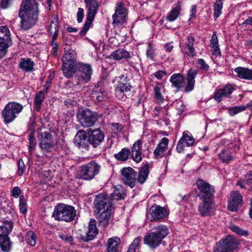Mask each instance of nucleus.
I'll list each match as a JSON object with an SVG mask.
<instances>
[{
  "label": "nucleus",
  "mask_w": 252,
  "mask_h": 252,
  "mask_svg": "<svg viewBox=\"0 0 252 252\" xmlns=\"http://www.w3.org/2000/svg\"><path fill=\"white\" fill-rule=\"evenodd\" d=\"M195 39L192 34L189 35L187 38L182 51L187 56L192 57L195 55V49L193 47Z\"/></svg>",
  "instance_id": "obj_23"
},
{
  "label": "nucleus",
  "mask_w": 252,
  "mask_h": 252,
  "mask_svg": "<svg viewBox=\"0 0 252 252\" xmlns=\"http://www.w3.org/2000/svg\"><path fill=\"white\" fill-rule=\"evenodd\" d=\"M247 109L246 106L239 105L231 107L228 108V113L231 116H234L236 114L245 111Z\"/></svg>",
  "instance_id": "obj_41"
},
{
  "label": "nucleus",
  "mask_w": 252,
  "mask_h": 252,
  "mask_svg": "<svg viewBox=\"0 0 252 252\" xmlns=\"http://www.w3.org/2000/svg\"><path fill=\"white\" fill-rule=\"evenodd\" d=\"M231 230L241 236H247L248 235V233L246 231L242 230L236 225L232 226L231 227Z\"/></svg>",
  "instance_id": "obj_52"
},
{
  "label": "nucleus",
  "mask_w": 252,
  "mask_h": 252,
  "mask_svg": "<svg viewBox=\"0 0 252 252\" xmlns=\"http://www.w3.org/2000/svg\"><path fill=\"white\" fill-rule=\"evenodd\" d=\"M239 241L231 235H227L218 242L213 252H234L238 248Z\"/></svg>",
  "instance_id": "obj_7"
},
{
  "label": "nucleus",
  "mask_w": 252,
  "mask_h": 252,
  "mask_svg": "<svg viewBox=\"0 0 252 252\" xmlns=\"http://www.w3.org/2000/svg\"><path fill=\"white\" fill-rule=\"evenodd\" d=\"M130 57V53L124 48H119L113 52L110 55V58L116 61L126 60Z\"/></svg>",
  "instance_id": "obj_25"
},
{
  "label": "nucleus",
  "mask_w": 252,
  "mask_h": 252,
  "mask_svg": "<svg viewBox=\"0 0 252 252\" xmlns=\"http://www.w3.org/2000/svg\"><path fill=\"white\" fill-rule=\"evenodd\" d=\"M161 85L158 84L154 88L155 98L159 103L162 102L163 101V98L161 94Z\"/></svg>",
  "instance_id": "obj_46"
},
{
  "label": "nucleus",
  "mask_w": 252,
  "mask_h": 252,
  "mask_svg": "<svg viewBox=\"0 0 252 252\" xmlns=\"http://www.w3.org/2000/svg\"><path fill=\"white\" fill-rule=\"evenodd\" d=\"M142 145V141L140 139L136 141L133 144L131 148V152H141V147Z\"/></svg>",
  "instance_id": "obj_51"
},
{
  "label": "nucleus",
  "mask_w": 252,
  "mask_h": 252,
  "mask_svg": "<svg viewBox=\"0 0 252 252\" xmlns=\"http://www.w3.org/2000/svg\"><path fill=\"white\" fill-rule=\"evenodd\" d=\"M117 86L126 94L129 92L132 88V86L129 84L122 83L119 84Z\"/></svg>",
  "instance_id": "obj_50"
},
{
  "label": "nucleus",
  "mask_w": 252,
  "mask_h": 252,
  "mask_svg": "<svg viewBox=\"0 0 252 252\" xmlns=\"http://www.w3.org/2000/svg\"><path fill=\"white\" fill-rule=\"evenodd\" d=\"M168 142V139L165 137L161 140L154 152V154L157 158H160L162 157L163 153L167 149Z\"/></svg>",
  "instance_id": "obj_27"
},
{
  "label": "nucleus",
  "mask_w": 252,
  "mask_h": 252,
  "mask_svg": "<svg viewBox=\"0 0 252 252\" xmlns=\"http://www.w3.org/2000/svg\"><path fill=\"white\" fill-rule=\"evenodd\" d=\"M166 74V73L165 71L162 70H158L154 73V76L158 79L160 80L164 75Z\"/></svg>",
  "instance_id": "obj_62"
},
{
  "label": "nucleus",
  "mask_w": 252,
  "mask_h": 252,
  "mask_svg": "<svg viewBox=\"0 0 252 252\" xmlns=\"http://www.w3.org/2000/svg\"><path fill=\"white\" fill-rule=\"evenodd\" d=\"M21 27L28 30L34 26L38 20V7L36 0H23L19 13Z\"/></svg>",
  "instance_id": "obj_2"
},
{
  "label": "nucleus",
  "mask_w": 252,
  "mask_h": 252,
  "mask_svg": "<svg viewBox=\"0 0 252 252\" xmlns=\"http://www.w3.org/2000/svg\"><path fill=\"white\" fill-rule=\"evenodd\" d=\"M37 138L39 141V147L42 152H51L54 148V142L51 134L48 132H41L38 133Z\"/></svg>",
  "instance_id": "obj_14"
},
{
  "label": "nucleus",
  "mask_w": 252,
  "mask_h": 252,
  "mask_svg": "<svg viewBox=\"0 0 252 252\" xmlns=\"http://www.w3.org/2000/svg\"><path fill=\"white\" fill-rule=\"evenodd\" d=\"M23 107L19 103L10 102L4 107L2 112V117L5 124L12 122L22 111Z\"/></svg>",
  "instance_id": "obj_8"
},
{
  "label": "nucleus",
  "mask_w": 252,
  "mask_h": 252,
  "mask_svg": "<svg viewBox=\"0 0 252 252\" xmlns=\"http://www.w3.org/2000/svg\"><path fill=\"white\" fill-rule=\"evenodd\" d=\"M45 99L44 94L43 91H40L35 95L34 99V103L35 106V109L39 111L40 109L41 105Z\"/></svg>",
  "instance_id": "obj_34"
},
{
  "label": "nucleus",
  "mask_w": 252,
  "mask_h": 252,
  "mask_svg": "<svg viewBox=\"0 0 252 252\" xmlns=\"http://www.w3.org/2000/svg\"><path fill=\"white\" fill-rule=\"evenodd\" d=\"M0 43L7 45H12L10 32L6 26H3L0 27Z\"/></svg>",
  "instance_id": "obj_26"
},
{
  "label": "nucleus",
  "mask_w": 252,
  "mask_h": 252,
  "mask_svg": "<svg viewBox=\"0 0 252 252\" xmlns=\"http://www.w3.org/2000/svg\"><path fill=\"white\" fill-rule=\"evenodd\" d=\"M76 214V211L73 207L59 204L55 207L53 216L56 220L70 222L74 219Z\"/></svg>",
  "instance_id": "obj_6"
},
{
  "label": "nucleus",
  "mask_w": 252,
  "mask_h": 252,
  "mask_svg": "<svg viewBox=\"0 0 252 252\" xmlns=\"http://www.w3.org/2000/svg\"><path fill=\"white\" fill-rule=\"evenodd\" d=\"M115 95L119 99H123L126 97V94L122 92V91L121 90V89H119V88L117 86L115 89Z\"/></svg>",
  "instance_id": "obj_56"
},
{
  "label": "nucleus",
  "mask_w": 252,
  "mask_h": 252,
  "mask_svg": "<svg viewBox=\"0 0 252 252\" xmlns=\"http://www.w3.org/2000/svg\"><path fill=\"white\" fill-rule=\"evenodd\" d=\"M198 64L200 65V68L202 70H207L209 68V66L205 63V61L202 59H200L198 61Z\"/></svg>",
  "instance_id": "obj_59"
},
{
  "label": "nucleus",
  "mask_w": 252,
  "mask_h": 252,
  "mask_svg": "<svg viewBox=\"0 0 252 252\" xmlns=\"http://www.w3.org/2000/svg\"><path fill=\"white\" fill-rule=\"evenodd\" d=\"M21 191V190L19 187H15L11 191V195L13 197L17 198L19 196Z\"/></svg>",
  "instance_id": "obj_57"
},
{
  "label": "nucleus",
  "mask_w": 252,
  "mask_h": 252,
  "mask_svg": "<svg viewBox=\"0 0 252 252\" xmlns=\"http://www.w3.org/2000/svg\"><path fill=\"white\" fill-rule=\"evenodd\" d=\"M50 171L49 170H45L39 174V178H40L41 182L42 184H46L51 179V176L50 175Z\"/></svg>",
  "instance_id": "obj_45"
},
{
  "label": "nucleus",
  "mask_w": 252,
  "mask_h": 252,
  "mask_svg": "<svg viewBox=\"0 0 252 252\" xmlns=\"http://www.w3.org/2000/svg\"><path fill=\"white\" fill-rule=\"evenodd\" d=\"M181 7L179 5H177L174 8H172L166 17V19L169 22H173L176 20L180 13Z\"/></svg>",
  "instance_id": "obj_36"
},
{
  "label": "nucleus",
  "mask_w": 252,
  "mask_h": 252,
  "mask_svg": "<svg viewBox=\"0 0 252 252\" xmlns=\"http://www.w3.org/2000/svg\"><path fill=\"white\" fill-rule=\"evenodd\" d=\"M211 47H216L218 45V39L216 32H214L211 39Z\"/></svg>",
  "instance_id": "obj_60"
},
{
  "label": "nucleus",
  "mask_w": 252,
  "mask_h": 252,
  "mask_svg": "<svg viewBox=\"0 0 252 252\" xmlns=\"http://www.w3.org/2000/svg\"><path fill=\"white\" fill-rule=\"evenodd\" d=\"M34 62L29 58H21L19 63L20 68L26 72L32 71L34 70Z\"/></svg>",
  "instance_id": "obj_31"
},
{
  "label": "nucleus",
  "mask_w": 252,
  "mask_h": 252,
  "mask_svg": "<svg viewBox=\"0 0 252 252\" xmlns=\"http://www.w3.org/2000/svg\"><path fill=\"white\" fill-rule=\"evenodd\" d=\"M235 89L233 86L228 84L222 88L216 90L213 97L216 101L220 102L221 101L222 98L229 97Z\"/></svg>",
  "instance_id": "obj_16"
},
{
  "label": "nucleus",
  "mask_w": 252,
  "mask_h": 252,
  "mask_svg": "<svg viewBox=\"0 0 252 252\" xmlns=\"http://www.w3.org/2000/svg\"><path fill=\"white\" fill-rule=\"evenodd\" d=\"M201 200L202 202L198 205V212L202 217L210 216L214 209L212 199Z\"/></svg>",
  "instance_id": "obj_20"
},
{
  "label": "nucleus",
  "mask_w": 252,
  "mask_h": 252,
  "mask_svg": "<svg viewBox=\"0 0 252 252\" xmlns=\"http://www.w3.org/2000/svg\"><path fill=\"white\" fill-rule=\"evenodd\" d=\"M84 18V9L82 8H79L77 13V20L78 23L82 22Z\"/></svg>",
  "instance_id": "obj_58"
},
{
  "label": "nucleus",
  "mask_w": 252,
  "mask_h": 252,
  "mask_svg": "<svg viewBox=\"0 0 252 252\" xmlns=\"http://www.w3.org/2000/svg\"><path fill=\"white\" fill-rule=\"evenodd\" d=\"M141 240L140 237L135 238L130 245L127 252H137L140 247Z\"/></svg>",
  "instance_id": "obj_42"
},
{
  "label": "nucleus",
  "mask_w": 252,
  "mask_h": 252,
  "mask_svg": "<svg viewBox=\"0 0 252 252\" xmlns=\"http://www.w3.org/2000/svg\"><path fill=\"white\" fill-rule=\"evenodd\" d=\"M29 152L30 154H32V152L34 150V148L36 145V141L35 137L33 136L32 134L31 133L29 137Z\"/></svg>",
  "instance_id": "obj_48"
},
{
  "label": "nucleus",
  "mask_w": 252,
  "mask_h": 252,
  "mask_svg": "<svg viewBox=\"0 0 252 252\" xmlns=\"http://www.w3.org/2000/svg\"><path fill=\"white\" fill-rule=\"evenodd\" d=\"M76 54L74 50L69 49L65 50L62 58L63 63L62 70L65 77L69 78L74 74V67L76 62Z\"/></svg>",
  "instance_id": "obj_5"
},
{
  "label": "nucleus",
  "mask_w": 252,
  "mask_h": 252,
  "mask_svg": "<svg viewBox=\"0 0 252 252\" xmlns=\"http://www.w3.org/2000/svg\"><path fill=\"white\" fill-rule=\"evenodd\" d=\"M197 74V71L195 69H190L187 74V84L185 88V92L188 93L193 90L195 84L194 78Z\"/></svg>",
  "instance_id": "obj_24"
},
{
  "label": "nucleus",
  "mask_w": 252,
  "mask_h": 252,
  "mask_svg": "<svg viewBox=\"0 0 252 252\" xmlns=\"http://www.w3.org/2000/svg\"><path fill=\"white\" fill-rule=\"evenodd\" d=\"M120 179L123 184L133 188L137 182V173L131 167H124L120 171Z\"/></svg>",
  "instance_id": "obj_9"
},
{
  "label": "nucleus",
  "mask_w": 252,
  "mask_h": 252,
  "mask_svg": "<svg viewBox=\"0 0 252 252\" xmlns=\"http://www.w3.org/2000/svg\"><path fill=\"white\" fill-rule=\"evenodd\" d=\"M149 213L153 220H158L162 219L166 216V209L158 205H153L149 210Z\"/></svg>",
  "instance_id": "obj_21"
},
{
  "label": "nucleus",
  "mask_w": 252,
  "mask_h": 252,
  "mask_svg": "<svg viewBox=\"0 0 252 252\" xmlns=\"http://www.w3.org/2000/svg\"><path fill=\"white\" fill-rule=\"evenodd\" d=\"M77 118L83 127H90L94 124V113L89 109H79Z\"/></svg>",
  "instance_id": "obj_11"
},
{
  "label": "nucleus",
  "mask_w": 252,
  "mask_h": 252,
  "mask_svg": "<svg viewBox=\"0 0 252 252\" xmlns=\"http://www.w3.org/2000/svg\"><path fill=\"white\" fill-rule=\"evenodd\" d=\"M81 177L85 180H91L94 176V162L92 161L81 167Z\"/></svg>",
  "instance_id": "obj_22"
},
{
  "label": "nucleus",
  "mask_w": 252,
  "mask_h": 252,
  "mask_svg": "<svg viewBox=\"0 0 252 252\" xmlns=\"http://www.w3.org/2000/svg\"><path fill=\"white\" fill-rule=\"evenodd\" d=\"M18 165V171L17 172V174L19 176H21L25 169V164L24 162L22 160H20L17 162Z\"/></svg>",
  "instance_id": "obj_53"
},
{
  "label": "nucleus",
  "mask_w": 252,
  "mask_h": 252,
  "mask_svg": "<svg viewBox=\"0 0 252 252\" xmlns=\"http://www.w3.org/2000/svg\"><path fill=\"white\" fill-rule=\"evenodd\" d=\"M0 247L4 252H9L11 249V243L8 237L0 239Z\"/></svg>",
  "instance_id": "obj_40"
},
{
  "label": "nucleus",
  "mask_w": 252,
  "mask_h": 252,
  "mask_svg": "<svg viewBox=\"0 0 252 252\" xmlns=\"http://www.w3.org/2000/svg\"><path fill=\"white\" fill-rule=\"evenodd\" d=\"M130 154V151L128 148H123L118 154L114 155L115 158L120 161H126L128 159Z\"/></svg>",
  "instance_id": "obj_35"
},
{
  "label": "nucleus",
  "mask_w": 252,
  "mask_h": 252,
  "mask_svg": "<svg viewBox=\"0 0 252 252\" xmlns=\"http://www.w3.org/2000/svg\"><path fill=\"white\" fill-rule=\"evenodd\" d=\"M220 159L223 162L228 163L232 159V157L228 150H222L219 155Z\"/></svg>",
  "instance_id": "obj_44"
},
{
  "label": "nucleus",
  "mask_w": 252,
  "mask_h": 252,
  "mask_svg": "<svg viewBox=\"0 0 252 252\" xmlns=\"http://www.w3.org/2000/svg\"><path fill=\"white\" fill-rule=\"evenodd\" d=\"M86 239L88 241L92 240L94 237V220L91 219L88 226V230L86 234Z\"/></svg>",
  "instance_id": "obj_37"
},
{
  "label": "nucleus",
  "mask_w": 252,
  "mask_h": 252,
  "mask_svg": "<svg viewBox=\"0 0 252 252\" xmlns=\"http://www.w3.org/2000/svg\"><path fill=\"white\" fill-rule=\"evenodd\" d=\"M237 76L241 78L246 80H252V70L245 67H237L234 69Z\"/></svg>",
  "instance_id": "obj_28"
},
{
  "label": "nucleus",
  "mask_w": 252,
  "mask_h": 252,
  "mask_svg": "<svg viewBox=\"0 0 252 252\" xmlns=\"http://www.w3.org/2000/svg\"><path fill=\"white\" fill-rule=\"evenodd\" d=\"M59 21L57 16L54 15L52 17V21L49 27L48 31L52 36V43L53 48L57 47V43L55 42L59 35Z\"/></svg>",
  "instance_id": "obj_17"
},
{
  "label": "nucleus",
  "mask_w": 252,
  "mask_h": 252,
  "mask_svg": "<svg viewBox=\"0 0 252 252\" xmlns=\"http://www.w3.org/2000/svg\"><path fill=\"white\" fill-rule=\"evenodd\" d=\"M20 212L23 214H26L27 212V203L24 195H21L19 198V204Z\"/></svg>",
  "instance_id": "obj_43"
},
{
  "label": "nucleus",
  "mask_w": 252,
  "mask_h": 252,
  "mask_svg": "<svg viewBox=\"0 0 252 252\" xmlns=\"http://www.w3.org/2000/svg\"><path fill=\"white\" fill-rule=\"evenodd\" d=\"M12 229L11 222H6L3 225L0 226V239L8 237V235Z\"/></svg>",
  "instance_id": "obj_32"
},
{
  "label": "nucleus",
  "mask_w": 252,
  "mask_h": 252,
  "mask_svg": "<svg viewBox=\"0 0 252 252\" xmlns=\"http://www.w3.org/2000/svg\"><path fill=\"white\" fill-rule=\"evenodd\" d=\"M224 0H217L214 5V16L217 19L221 14L223 2Z\"/></svg>",
  "instance_id": "obj_38"
},
{
  "label": "nucleus",
  "mask_w": 252,
  "mask_h": 252,
  "mask_svg": "<svg viewBox=\"0 0 252 252\" xmlns=\"http://www.w3.org/2000/svg\"><path fill=\"white\" fill-rule=\"evenodd\" d=\"M184 78L181 73L173 74L170 78V81L172 86L175 87L177 91L183 87V82Z\"/></svg>",
  "instance_id": "obj_29"
},
{
  "label": "nucleus",
  "mask_w": 252,
  "mask_h": 252,
  "mask_svg": "<svg viewBox=\"0 0 252 252\" xmlns=\"http://www.w3.org/2000/svg\"><path fill=\"white\" fill-rule=\"evenodd\" d=\"M121 244L120 239L118 237L109 238L107 242V252H118V247Z\"/></svg>",
  "instance_id": "obj_30"
},
{
  "label": "nucleus",
  "mask_w": 252,
  "mask_h": 252,
  "mask_svg": "<svg viewBox=\"0 0 252 252\" xmlns=\"http://www.w3.org/2000/svg\"><path fill=\"white\" fill-rule=\"evenodd\" d=\"M59 237L63 241L65 242L68 243L70 244L73 243V236L68 233H63L59 235Z\"/></svg>",
  "instance_id": "obj_49"
},
{
  "label": "nucleus",
  "mask_w": 252,
  "mask_h": 252,
  "mask_svg": "<svg viewBox=\"0 0 252 252\" xmlns=\"http://www.w3.org/2000/svg\"><path fill=\"white\" fill-rule=\"evenodd\" d=\"M132 159L137 163L140 162L142 160V153L139 152H132Z\"/></svg>",
  "instance_id": "obj_54"
},
{
  "label": "nucleus",
  "mask_w": 252,
  "mask_h": 252,
  "mask_svg": "<svg viewBox=\"0 0 252 252\" xmlns=\"http://www.w3.org/2000/svg\"><path fill=\"white\" fill-rule=\"evenodd\" d=\"M105 135L99 128H95V147L99 145L104 139Z\"/></svg>",
  "instance_id": "obj_47"
},
{
  "label": "nucleus",
  "mask_w": 252,
  "mask_h": 252,
  "mask_svg": "<svg viewBox=\"0 0 252 252\" xmlns=\"http://www.w3.org/2000/svg\"><path fill=\"white\" fill-rule=\"evenodd\" d=\"M196 185L199 190L198 195L200 199H212L215 192L213 186L201 179L196 181Z\"/></svg>",
  "instance_id": "obj_10"
},
{
  "label": "nucleus",
  "mask_w": 252,
  "mask_h": 252,
  "mask_svg": "<svg viewBox=\"0 0 252 252\" xmlns=\"http://www.w3.org/2000/svg\"><path fill=\"white\" fill-rule=\"evenodd\" d=\"M147 56L151 60L154 59V52L152 48L149 46L148 49L147 50Z\"/></svg>",
  "instance_id": "obj_63"
},
{
  "label": "nucleus",
  "mask_w": 252,
  "mask_h": 252,
  "mask_svg": "<svg viewBox=\"0 0 252 252\" xmlns=\"http://www.w3.org/2000/svg\"><path fill=\"white\" fill-rule=\"evenodd\" d=\"M27 243L31 246H35L37 240L35 234L32 231H29L25 236Z\"/></svg>",
  "instance_id": "obj_39"
},
{
  "label": "nucleus",
  "mask_w": 252,
  "mask_h": 252,
  "mask_svg": "<svg viewBox=\"0 0 252 252\" xmlns=\"http://www.w3.org/2000/svg\"><path fill=\"white\" fill-rule=\"evenodd\" d=\"M124 196L123 190L116 187L110 196L103 193L95 195V208L97 210L96 218L98 226L104 228L108 225L114 209L113 201L121 200Z\"/></svg>",
  "instance_id": "obj_1"
},
{
  "label": "nucleus",
  "mask_w": 252,
  "mask_h": 252,
  "mask_svg": "<svg viewBox=\"0 0 252 252\" xmlns=\"http://www.w3.org/2000/svg\"><path fill=\"white\" fill-rule=\"evenodd\" d=\"M127 13V9L125 4L122 1L117 2L115 13L112 16L113 24L116 26L122 25L125 22Z\"/></svg>",
  "instance_id": "obj_12"
},
{
  "label": "nucleus",
  "mask_w": 252,
  "mask_h": 252,
  "mask_svg": "<svg viewBox=\"0 0 252 252\" xmlns=\"http://www.w3.org/2000/svg\"><path fill=\"white\" fill-rule=\"evenodd\" d=\"M10 46L0 43V58L4 57L7 52V48Z\"/></svg>",
  "instance_id": "obj_55"
},
{
  "label": "nucleus",
  "mask_w": 252,
  "mask_h": 252,
  "mask_svg": "<svg viewBox=\"0 0 252 252\" xmlns=\"http://www.w3.org/2000/svg\"><path fill=\"white\" fill-rule=\"evenodd\" d=\"M168 234V229L164 225H159L154 229V231L148 233L144 237V243L151 249L158 247Z\"/></svg>",
  "instance_id": "obj_3"
},
{
  "label": "nucleus",
  "mask_w": 252,
  "mask_h": 252,
  "mask_svg": "<svg viewBox=\"0 0 252 252\" xmlns=\"http://www.w3.org/2000/svg\"><path fill=\"white\" fill-rule=\"evenodd\" d=\"M94 130L88 129L86 131L80 130L74 138L75 145L82 150H87L89 144L94 147Z\"/></svg>",
  "instance_id": "obj_4"
},
{
  "label": "nucleus",
  "mask_w": 252,
  "mask_h": 252,
  "mask_svg": "<svg viewBox=\"0 0 252 252\" xmlns=\"http://www.w3.org/2000/svg\"><path fill=\"white\" fill-rule=\"evenodd\" d=\"M242 196L239 191L232 192L228 203V209L231 211H237L239 206L242 205Z\"/></svg>",
  "instance_id": "obj_18"
},
{
  "label": "nucleus",
  "mask_w": 252,
  "mask_h": 252,
  "mask_svg": "<svg viewBox=\"0 0 252 252\" xmlns=\"http://www.w3.org/2000/svg\"><path fill=\"white\" fill-rule=\"evenodd\" d=\"M164 48L166 51L170 52L172 50L173 46L172 43H167L164 45Z\"/></svg>",
  "instance_id": "obj_64"
},
{
  "label": "nucleus",
  "mask_w": 252,
  "mask_h": 252,
  "mask_svg": "<svg viewBox=\"0 0 252 252\" xmlns=\"http://www.w3.org/2000/svg\"><path fill=\"white\" fill-rule=\"evenodd\" d=\"M149 173V166L145 165L139 171L137 181L141 184H143L148 177Z\"/></svg>",
  "instance_id": "obj_33"
},
{
  "label": "nucleus",
  "mask_w": 252,
  "mask_h": 252,
  "mask_svg": "<svg viewBox=\"0 0 252 252\" xmlns=\"http://www.w3.org/2000/svg\"><path fill=\"white\" fill-rule=\"evenodd\" d=\"M85 2L88 13L84 27L79 32L81 36L86 34L94 17V0H85Z\"/></svg>",
  "instance_id": "obj_15"
},
{
  "label": "nucleus",
  "mask_w": 252,
  "mask_h": 252,
  "mask_svg": "<svg viewBox=\"0 0 252 252\" xmlns=\"http://www.w3.org/2000/svg\"><path fill=\"white\" fill-rule=\"evenodd\" d=\"M195 140L189 132H184L182 137L178 141L176 150L178 153H182L184 150L185 145L187 147L192 146Z\"/></svg>",
  "instance_id": "obj_19"
},
{
  "label": "nucleus",
  "mask_w": 252,
  "mask_h": 252,
  "mask_svg": "<svg viewBox=\"0 0 252 252\" xmlns=\"http://www.w3.org/2000/svg\"><path fill=\"white\" fill-rule=\"evenodd\" d=\"M104 93H103L102 91L98 93L96 95V99L98 102L104 101L106 99L105 95L104 94Z\"/></svg>",
  "instance_id": "obj_61"
},
{
  "label": "nucleus",
  "mask_w": 252,
  "mask_h": 252,
  "mask_svg": "<svg viewBox=\"0 0 252 252\" xmlns=\"http://www.w3.org/2000/svg\"><path fill=\"white\" fill-rule=\"evenodd\" d=\"M74 73H77L79 80L86 83L90 80L92 70L89 64L78 62L75 65Z\"/></svg>",
  "instance_id": "obj_13"
}]
</instances>
